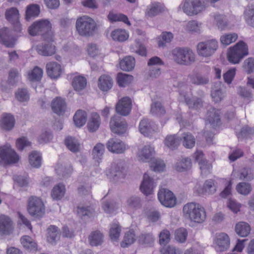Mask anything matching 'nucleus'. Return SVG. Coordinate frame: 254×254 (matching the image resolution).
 <instances>
[{
	"label": "nucleus",
	"mask_w": 254,
	"mask_h": 254,
	"mask_svg": "<svg viewBox=\"0 0 254 254\" xmlns=\"http://www.w3.org/2000/svg\"><path fill=\"white\" fill-rule=\"evenodd\" d=\"M214 244L217 251L223 252L226 251L230 247V238L228 235L225 233L216 234Z\"/></svg>",
	"instance_id": "nucleus-13"
},
{
	"label": "nucleus",
	"mask_w": 254,
	"mask_h": 254,
	"mask_svg": "<svg viewBox=\"0 0 254 254\" xmlns=\"http://www.w3.org/2000/svg\"><path fill=\"white\" fill-rule=\"evenodd\" d=\"M248 46L243 41H240L234 47H230L228 53V61L234 64H238L246 56L248 55Z\"/></svg>",
	"instance_id": "nucleus-6"
},
{
	"label": "nucleus",
	"mask_w": 254,
	"mask_h": 254,
	"mask_svg": "<svg viewBox=\"0 0 254 254\" xmlns=\"http://www.w3.org/2000/svg\"><path fill=\"white\" fill-rule=\"evenodd\" d=\"M218 48L216 39H212L199 42L197 45V53L199 56L209 57L213 55Z\"/></svg>",
	"instance_id": "nucleus-8"
},
{
	"label": "nucleus",
	"mask_w": 254,
	"mask_h": 254,
	"mask_svg": "<svg viewBox=\"0 0 254 254\" xmlns=\"http://www.w3.org/2000/svg\"><path fill=\"white\" fill-rule=\"evenodd\" d=\"M87 84L86 79L82 76H77L73 78L72 85L75 90L80 91L84 89Z\"/></svg>",
	"instance_id": "nucleus-40"
},
{
	"label": "nucleus",
	"mask_w": 254,
	"mask_h": 254,
	"mask_svg": "<svg viewBox=\"0 0 254 254\" xmlns=\"http://www.w3.org/2000/svg\"><path fill=\"white\" fill-rule=\"evenodd\" d=\"M51 29L52 25L49 20H41L34 22L29 27L28 32L33 36L42 35L44 41H54V34Z\"/></svg>",
	"instance_id": "nucleus-1"
},
{
	"label": "nucleus",
	"mask_w": 254,
	"mask_h": 254,
	"mask_svg": "<svg viewBox=\"0 0 254 254\" xmlns=\"http://www.w3.org/2000/svg\"><path fill=\"white\" fill-rule=\"evenodd\" d=\"M121 226L117 223L111 225L109 230V237L113 243H118L121 232Z\"/></svg>",
	"instance_id": "nucleus-29"
},
{
	"label": "nucleus",
	"mask_w": 254,
	"mask_h": 254,
	"mask_svg": "<svg viewBox=\"0 0 254 254\" xmlns=\"http://www.w3.org/2000/svg\"><path fill=\"white\" fill-rule=\"evenodd\" d=\"M110 126L112 132L118 135L123 134L127 129L126 121L119 115H115L111 118Z\"/></svg>",
	"instance_id": "nucleus-12"
},
{
	"label": "nucleus",
	"mask_w": 254,
	"mask_h": 254,
	"mask_svg": "<svg viewBox=\"0 0 254 254\" xmlns=\"http://www.w3.org/2000/svg\"><path fill=\"white\" fill-rule=\"evenodd\" d=\"M108 150L113 153H124L127 149V146L121 140L117 138H111L107 143Z\"/></svg>",
	"instance_id": "nucleus-14"
},
{
	"label": "nucleus",
	"mask_w": 254,
	"mask_h": 254,
	"mask_svg": "<svg viewBox=\"0 0 254 254\" xmlns=\"http://www.w3.org/2000/svg\"><path fill=\"white\" fill-rule=\"evenodd\" d=\"M105 151L104 144L98 143L93 148L92 155L93 159L98 163L102 160Z\"/></svg>",
	"instance_id": "nucleus-37"
},
{
	"label": "nucleus",
	"mask_w": 254,
	"mask_h": 254,
	"mask_svg": "<svg viewBox=\"0 0 254 254\" xmlns=\"http://www.w3.org/2000/svg\"><path fill=\"white\" fill-rule=\"evenodd\" d=\"M188 232L185 228H180L176 230L175 232V240L180 243H183L186 241Z\"/></svg>",
	"instance_id": "nucleus-61"
},
{
	"label": "nucleus",
	"mask_w": 254,
	"mask_h": 254,
	"mask_svg": "<svg viewBox=\"0 0 254 254\" xmlns=\"http://www.w3.org/2000/svg\"><path fill=\"white\" fill-rule=\"evenodd\" d=\"M127 206L133 209H137L141 207V200L140 197L136 196H131L127 199Z\"/></svg>",
	"instance_id": "nucleus-52"
},
{
	"label": "nucleus",
	"mask_w": 254,
	"mask_h": 254,
	"mask_svg": "<svg viewBox=\"0 0 254 254\" xmlns=\"http://www.w3.org/2000/svg\"><path fill=\"white\" fill-rule=\"evenodd\" d=\"M181 140V138L176 134L169 135L166 137L164 143L171 150H174L178 147Z\"/></svg>",
	"instance_id": "nucleus-30"
},
{
	"label": "nucleus",
	"mask_w": 254,
	"mask_h": 254,
	"mask_svg": "<svg viewBox=\"0 0 254 254\" xmlns=\"http://www.w3.org/2000/svg\"><path fill=\"white\" fill-rule=\"evenodd\" d=\"M155 185L154 180L147 173L143 175V180L140 186L141 191L146 195L152 193Z\"/></svg>",
	"instance_id": "nucleus-17"
},
{
	"label": "nucleus",
	"mask_w": 254,
	"mask_h": 254,
	"mask_svg": "<svg viewBox=\"0 0 254 254\" xmlns=\"http://www.w3.org/2000/svg\"><path fill=\"white\" fill-rule=\"evenodd\" d=\"M53 111L58 115H63L66 108V105L64 100L61 97L54 99L51 103Z\"/></svg>",
	"instance_id": "nucleus-21"
},
{
	"label": "nucleus",
	"mask_w": 254,
	"mask_h": 254,
	"mask_svg": "<svg viewBox=\"0 0 254 254\" xmlns=\"http://www.w3.org/2000/svg\"><path fill=\"white\" fill-rule=\"evenodd\" d=\"M100 125V118L96 113H92L87 124L89 130L90 132L96 131Z\"/></svg>",
	"instance_id": "nucleus-28"
},
{
	"label": "nucleus",
	"mask_w": 254,
	"mask_h": 254,
	"mask_svg": "<svg viewBox=\"0 0 254 254\" xmlns=\"http://www.w3.org/2000/svg\"><path fill=\"white\" fill-rule=\"evenodd\" d=\"M55 170L59 176L65 178L70 175L72 169L70 164L58 163Z\"/></svg>",
	"instance_id": "nucleus-33"
},
{
	"label": "nucleus",
	"mask_w": 254,
	"mask_h": 254,
	"mask_svg": "<svg viewBox=\"0 0 254 254\" xmlns=\"http://www.w3.org/2000/svg\"><path fill=\"white\" fill-rule=\"evenodd\" d=\"M19 159V156L9 144L0 147V163L5 164L15 163Z\"/></svg>",
	"instance_id": "nucleus-9"
},
{
	"label": "nucleus",
	"mask_w": 254,
	"mask_h": 254,
	"mask_svg": "<svg viewBox=\"0 0 254 254\" xmlns=\"http://www.w3.org/2000/svg\"><path fill=\"white\" fill-rule=\"evenodd\" d=\"M104 236L100 231L96 230L92 232L89 236L90 244L92 246L101 245L103 242Z\"/></svg>",
	"instance_id": "nucleus-31"
},
{
	"label": "nucleus",
	"mask_w": 254,
	"mask_h": 254,
	"mask_svg": "<svg viewBox=\"0 0 254 254\" xmlns=\"http://www.w3.org/2000/svg\"><path fill=\"white\" fill-rule=\"evenodd\" d=\"M60 230L54 225H51L47 229V240L49 243L55 245L60 240Z\"/></svg>",
	"instance_id": "nucleus-22"
},
{
	"label": "nucleus",
	"mask_w": 254,
	"mask_h": 254,
	"mask_svg": "<svg viewBox=\"0 0 254 254\" xmlns=\"http://www.w3.org/2000/svg\"><path fill=\"white\" fill-rule=\"evenodd\" d=\"M113 80L108 75H103L98 79V87L103 91H107L112 88Z\"/></svg>",
	"instance_id": "nucleus-27"
},
{
	"label": "nucleus",
	"mask_w": 254,
	"mask_h": 254,
	"mask_svg": "<svg viewBox=\"0 0 254 254\" xmlns=\"http://www.w3.org/2000/svg\"><path fill=\"white\" fill-rule=\"evenodd\" d=\"M236 190L239 193L247 195L252 191V188L250 184L242 182L237 185Z\"/></svg>",
	"instance_id": "nucleus-51"
},
{
	"label": "nucleus",
	"mask_w": 254,
	"mask_h": 254,
	"mask_svg": "<svg viewBox=\"0 0 254 254\" xmlns=\"http://www.w3.org/2000/svg\"><path fill=\"white\" fill-rule=\"evenodd\" d=\"M40 12V7L38 4L32 3L26 7L25 19L29 21L38 16Z\"/></svg>",
	"instance_id": "nucleus-25"
},
{
	"label": "nucleus",
	"mask_w": 254,
	"mask_h": 254,
	"mask_svg": "<svg viewBox=\"0 0 254 254\" xmlns=\"http://www.w3.org/2000/svg\"><path fill=\"white\" fill-rule=\"evenodd\" d=\"M102 207L105 212L112 214L119 208V205L113 201H106L103 204Z\"/></svg>",
	"instance_id": "nucleus-54"
},
{
	"label": "nucleus",
	"mask_w": 254,
	"mask_h": 254,
	"mask_svg": "<svg viewBox=\"0 0 254 254\" xmlns=\"http://www.w3.org/2000/svg\"><path fill=\"white\" fill-rule=\"evenodd\" d=\"M244 15L247 23L254 27V5L250 6L248 9L246 10Z\"/></svg>",
	"instance_id": "nucleus-57"
},
{
	"label": "nucleus",
	"mask_w": 254,
	"mask_h": 254,
	"mask_svg": "<svg viewBox=\"0 0 254 254\" xmlns=\"http://www.w3.org/2000/svg\"><path fill=\"white\" fill-rule=\"evenodd\" d=\"M220 111L214 108H210L207 112V120L212 127L219 126L220 123Z\"/></svg>",
	"instance_id": "nucleus-24"
},
{
	"label": "nucleus",
	"mask_w": 254,
	"mask_h": 254,
	"mask_svg": "<svg viewBox=\"0 0 254 254\" xmlns=\"http://www.w3.org/2000/svg\"><path fill=\"white\" fill-rule=\"evenodd\" d=\"M135 235L133 230H130L125 233L123 240L121 243V246L125 248L133 244L135 241Z\"/></svg>",
	"instance_id": "nucleus-38"
},
{
	"label": "nucleus",
	"mask_w": 254,
	"mask_h": 254,
	"mask_svg": "<svg viewBox=\"0 0 254 254\" xmlns=\"http://www.w3.org/2000/svg\"><path fill=\"white\" fill-rule=\"evenodd\" d=\"M15 124V119L13 116L9 114L3 115L1 121V127L5 130L12 129Z\"/></svg>",
	"instance_id": "nucleus-26"
},
{
	"label": "nucleus",
	"mask_w": 254,
	"mask_h": 254,
	"mask_svg": "<svg viewBox=\"0 0 254 254\" xmlns=\"http://www.w3.org/2000/svg\"><path fill=\"white\" fill-rule=\"evenodd\" d=\"M124 170L122 162H113L110 167L106 170V175L111 180L117 181L119 179L125 177Z\"/></svg>",
	"instance_id": "nucleus-10"
},
{
	"label": "nucleus",
	"mask_w": 254,
	"mask_h": 254,
	"mask_svg": "<svg viewBox=\"0 0 254 254\" xmlns=\"http://www.w3.org/2000/svg\"><path fill=\"white\" fill-rule=\"evenodd\" d=\"M64 143L67 148L72 152H77L80 150V144L74 137L67 136L64 140Z\"/></svg>",
	"instance_id": "nucleus-32"
},
{
	"label": "nucleus",
	"mask_w": 254,
	"mask_h": 254,
	"mask_svg": "<svg viewBox=\"0 0 254 254\" xmlns=\"http://www.w3.org/2000/svg\"><path fill=\"white\" fill-rule=\"evenodd\" d=\"M21 242L23 246L28 250H35L37 244L28 236H24L21 238Z\"/></svg>",
	"instance_id": "nucleus-47"
},
{
	"label": "nucleus",
	"mask_w": 254,
	"mask_h": 254,
	"mask_svg": "<svg viewBox=\"0 0 254 254\" xmlns=\"http://www.w3.org/2000/svg\"><path fill=\"white\" fill-rule=\"evenodd\" d=\"M94 209L91 206L78 207L77 213L82 218L91 217L93 215Z\"/></svg>",
	"instance_id": "nucleus-53"
},
{
	"label": "nucleus",
	"mask_w": 254,
	"mask_h": 254,
	"mask_svg": "<svg viewBox=\"0 0 254 254\" xmlns=\"http://www.w3.org/2000/svg\"><path fill=\"white\" fill-rule=\"evenodd\" d=\"M174 61L182 65H188L195 60V56L192 50L188 48H176L172 51Z\"/></svg>",
	"instance_id": "nucleus-5"
},
{
	"label": "nucleus",
	"mask_w": 254,
	"mask_h": 254,
	"mask_svg": "<svg viewBox=\"0 0 254 254\" xmlns=\"http://www.w3.org/2000/svg\"><path fill=\"white\" fill-rule=\"evenodd\" d=\"M29 162L30 165L35 168H39L42 164L41 154L37 151H32L29 155Z\"/></svg>",
	"instance_id": "nucleus-34"
},
{
	"label": "nucleus",
	"mask_w": 254,
	"mask_h": 254,
	"mask_svg": "<svg viewBox=\"0 0 254 254\" xmlns=\"http://www.w3.org/2000/svg\"><path fill=\"white\" fill-rule=\"evenodd\" d=\"M154 241V237L150 234H141L138 238V243L144 247L152 246Z\"/></svg>",
	"instance_id": "nucleus-45"
},
{
	"label": "nucleus",
	"mask_w": 254,
	"mask_h": 254,
	"mask_svg": "<svg viewBox=\"0 0 254 254\" xmlns=\"http://www.w3.org/2000/svg\"><path fill=\"white\" fill-rule=\"evenodd\" d=\"M238 38L236 33H229L221 36L220 40L222 44L227 46L235 42Z\"/></svg>",
	"instance_id": "nucleus-56"
},
{
	"label": "nucleus",
	"mask_w": 254,
	"mask_h": 254,
	"mask_svg": "<svg viewBox=\"0 0 254 254\" xmlns=\"http://www.w3.org/2000/svg\"><path fill=\"white\" fill-rule=\"evenodd\" d=\"M108 18L111 21H123L128 25H130V23L127 17L123 14L110 13L108 15Z\"/></svg>",
	"instance_id": "nucleus-55"
},
{
	"label": "nucleus",
	"mask_w": 254,
	"mask_h": 254,
	"mask_svg": "<svg viewBox=\"0 0 254 254\" xmlns=\"http://www.w3.org/2000/svg\"><path fill=\"white\" fill-rule=\"evenodd\" d=\"M16 98L20 102H26L29 99V94L26 89H19L15 93Z\"/></svg>",
	"instance_id": "nucleus-63"
},
{
	"label": "nucleus",
	"mask_w": 254,
	"mask_h": 254,
	"mask_svg": "<svg viewBox=\"0 0 254 254\" xmlns=\"http://www.w3.org/2000/svg\"><path fill=\"white\" fill-rule=\"evenodd\" d=\"M185 101L189 108L197 109L203 105V101L201 98L194 97L192 98H185Z\"/></svg>",
	"instance_id": "nucleus-48"
},
{
	"label": "nucleus",
	"mask_w": 254,
	"mask_h": 254,
	"mask_svg": "<svg viewBox=\"0 0 254 254\" xmlns=\"http://www.w3.org/2000/svg\"><path fill=\"white\" fill-rule=\"evenodd\" d=\"M5 15L6 19L10 23L16 21L19 18V11L15 7H11L7 9Z\"/></svg>",
	"instance_id": "nucleus-49"
},
{
	"label": "nucleus",
	"mask_w": 254,
	"mask_h": 254,
	"mask_svg": "<svg viewBox=\"0 0 254 254\" xmlns=\"http://www.w3.org/2000/svg\"><path fill=\"white\" fill-rule=\"evenodd\" d=\"M139 130L145 136H149L155 131V124L147 119H143L140 122Z\"/></svg>",
	"instance_id": "nucleus-18"
},
{
	"label": "nucleus",
	"mask_w": 254,
	"mask_h": 254,
	"mask_svg": "<svg viewBox=\"0 0 254 254\" xmlns=\"http://www.w3.org/2000/svg\"><path fill=\"white\" fill-rule=\"evenodd\" d=\"M132 79V76L127 74L119 73L117 75V82L119 85L121 87H125L128 85Z\"/></svg>",
	"instance_id": "nucleus-50"
},
{
	"label": "nucleus",
	"mask_w": 254,
	"mask_h": 254,
	"mask_svg": "<svg viewBox=\"0 0 254 254\" xmlns=\"http://www.w3.org/2000/svg\"><path fill=\"white\" fill-rule=\"evenodd\" d=\"M42 75V69L37 66H36L31 72L29 73L28 78L31 81H38L41 79Z\"/></svg>",
	"instance_id": "nucleus-59"
},
{
	"label": "nucleus",
	"mask_w": 254,
	"mask_h": 254,
	"mask_svg": "<svg viewBox=\"0 0 254 254\" xmlns=\"http://www.w3.org/2000/svg\"><path fill=\"white\" fill-rule=\"evenodd\" d=\"M46 70L48 75L53 79L59 78L62 72L61 65L54 62H50L47 64Z\"/></svg>",
	"instance_id": "nucleus-20"
},
{
	"label": "nucleus",
	"mask_w": 254,
	"mask_h": 254,
	"mask_svg": "<svg viewBox=\"0 0 254 254\" xmlns=\"http://www.w3.org/2000/svg\"><path fill=\"white\" fill-rule=\"evenodd\" d=\"M164 9V5L159 2H154L149 5L145 11V15L148 17L155 16L161 12Z\"/></svg>",
	"instance_id": "nucleus-23"
},
{
	"label": "nucleus",
	"mask_w": 254,
	"mask_h": 254,
	"mask_svg": "<svg viewBox=\"0 0 254 254\" xmlns=\"http://www.w3.org/2000/svg\"><path fill=\"white\" fill-rule=\"evenodd\" d=\"M27 210L29 214L35 218L42 217L45 213V207L41 198L31 196L28 200Z\"/></svg>",
	"instance_id": "nucleus-7"
},
{
	"label": "nucleus",
	"mask_w": 254,
	"mask_h": 254,
	"mask_svg": "<svg viewBox=\"0 0 254 254\" xmlns=\"http://www.w3.org/2000/svg\"><path fill=\"white\" fill-rule=\"evenodd\" d=\"M19 73L17 69L12 68L9 72L8 77V84L11 86L14 85L18 81Z\"/></svg>",
	"instance_id": "nucleus-64"
},
{
	"label": "nucleus",
	"mask_w": 254,
	"mask_h": 254,
	"mask_svg": "<svg viewBox=\"0 0 254 254\" xmlns=\"http://www.w3.org/2000/svg\"><path fill=\"white\" fill-rule=\"evenodd\" d=\"M65 191L64 186L62 184H59L53 189L51 192L52 197L54 199H61L64 197Z\"/></svg>",
	"instance_id": "nucleus-43"
},
{
	"label": "nucleus",
	"mask_w": 254,
	"mask_h": 254,
	"mask_svg": "<svg viewBox=\"0 0 254 254\" xmlns=\"http://www.w3.org/2000/svg\"><path fill=\"white\" fill-rule=\"evenodd\" d=\"M212 16L214 18L216 24L220 30H223L226 29L228 26V23L223 15L213 14L212 15Z\"/></svg>",
	"instance_id": "nucleus-60"
},
{
	"label": "nucleus",
	"mask_w": 254,
	"mask_h": 254,
	"mask_svg": "<svg viewBox=\"0 0 254 254\" xmlns=\"http://www.w3.org/2000/svg\"><path fill=\"white\" fill-rule=\"evenodd\" d=\"M191 82L198 85H204L209 82L207 75L195 74L190 76Z\"/></svg>",
	"instance_id": "nucleus-41"
},
{
	"label": "nucleus",
	"mask_w": 254,
	"mask_h": 254,
	"mask_svg": "<svg viewBox=\"0 0 254 254\" xmlns=\"http://www.w3.org/2000/svg\"><path fill=\"white\" fill-rule=\"evenodd\" d=\"M111 36L113 40L124 42L128 38V35L126 30L123 29H116L112 31Z\"/></svg>",
	"instance_id": "nucleus-44"
},
{
	"label": "nucleus",
	"mask_w": 254,
	"mask_h": 254,
	"mask_svg": "<svg viewBox=\"0 0 254 254\" xmlns=\"http://www.w3.org/2000/svg\"><path fill=\"white\" fill-rule=\"evenodd\" d=\"M235 230L238 235L245 237L250 234L251 228L249 223H236Z\"/></svg>",
	"instance_id": "nucleus-36"
},
{
	"label": "nucleus",
	"mask_w": 254,
	"mask_h": 254,
	"mask_svg": "<svg viewBox=\"0 0 254 254\" xmlns=\"http://www.w3.org/2000/svg\"><path fill=\"white\" fill-rule=\"evenodd\" d=\"M155 153L154 148L150 145H145L138 152V159L143 162H148L153 159Z\"/></svg>",
	"instance_id": "nucleus-19"
},
{
	"label": "nucleus",
	"mask_w": 254,
	"mask_h": 254,
	"mask_svg": "<svg viewBox=\"0 0 254 254\" xmlns=\"http://www.w3.org/2000/svg\"><path fill=\"white\" fill-rule=\"evenodd\" d=\"M158 198L160 203L167 207H173L176 204V198L169 190L161 189L158 193Z\"/></svg>",
	"instance_id": "nucleus-11"
},
{
	"label": "nucleus",
	"mask_w": 254,
	"mask_h": 254,
	"mask_svg": "<svg viewBox=\"0 0 254 254\" xmlns=\"http://www.w3.org/2000/svg\"><path fill=\"white\" fill-rule=\"evenodd\" d=\"M121 68L125 71H130L134 67L135 59L131 56L126 57L120 63Z\"/></svg>",
	"instance_id": "nucleus-35"
},
{
	"label": "nucleus",
	"mask_w": 254,
	"mask_h": 254,
	"mask_svg": "<svg viewBox=\"0 0 254 254\" xmlns=\"http://www.w3.org/2000/svg\"><path fill=\"white\" fill-rule=\"evenodd\" d=\"M36 46V51L39 55L43 56H51L56 52V46L52 43L54 41H45Z\"/></svg>",
	"instance_id": "nucleus-15"
},
{
	"label": "nucleus",
	"mask_w": 254,
	"mask_h": 254,
	"mask_svg": "<svg viewBox=\"0 0 254 254\" xmlns=\"http://www.w3.org/2000/svg\"><path fill=\"white\" fill-rule=\"evenodd\" d=\"M191 162L190 159L186 158L179 160L176 164V169L179 172L187 171L190 168Z\"/></svg>",
	"instance_id": "nucleus-46"
},
{
	"label": "nucleus",
	"mask_w": 254,
	"mask_h": 254,
	"mask_svg": "<svg viewBox=\"0 0 254 254\" xmlns=\"http://www.w3.org/2000/svg\"><path fill=\"white\" fill-rule=\"evenodd\" d=\"M151 160L150 167L152 170L155 172H162L164 170L165 165L163 161L157 159H153Z\"/></svg>",
	"instance_id": "nucleus-62"
},
{
	"label": "nucleus",
	"mask_w": 254,
	"mask_h": 254,
	"mask_svg": "<svg viewBox=\"0 0 254 254\" xmlns=\"http://www.w3.org/2000/svg\"><path fill=\"white\" fill-rule=\"evenodd\" d=\"M131 101L128 97L122 98L116 105V110L118 113L122 116H127L131 110Z\"/></svg>",
	"instance_id": "nucleus-16"
},
{
	"label": "nucleus",
	"mask_w": 254,
	"mask_h": 254,
	"mask_svg": "<svg viewBox=\"0 0 254 254\" xmlns=\"http://www.w3.org/2000/svg\"><path fill=\"white\" fill-rule=\"evenodd\" d=\"M206 7L204 0H183L179 9L188 15L193 16L203 11Z\"/></svg>",
	"instance_id": "nucleus-4"
},
{
	"label": "nucleus",
	"mask_w": 254,
	"mask_h": 254,
	"mask_svg": "<svg viewBox=\"0 0 254 254\" xmlns=\"http://www.w3.org/2000/svg\"><path fill=\"white\" fill-rule=\"evenodd\" d=\"M184 146L187 148H192L195 143V139L190 132L184 133L180 137Z\"/></svg>",
	"instance_id": "nucleus-39"
},
{
	"label": "nucleus",
	"mask_w": 254,
	"mask_h": 254,
	"mask_svg": "<svg viewBox=\"0 0 254 254\" xmlns=\"http://www.w3.org/2000/svg\"><path fill=\"white\" fill-rule=\"evenodd\" d=\"M183 211L185 217L191 222H203L205 220V210L199 203H187L184 206Z\"/></svg>",
	"instance_id": "nucleus-2"
},
{
	"label": "nucleus",
	"mask_w": 254,
	"mask_h": 254,
	"mask_svg": "<svg viewBox=\"0 0 254 254\" xmlns=\"http://www.w3.org/2000/svg\"><path fill=\"white\" fill-rule=\"evenodd\" d=\"M75 27L80 36L89 37L93 35L96 24L92 18L88 16H83L77 19Z\"/></svg>",
	"instance_id": "nucleus-3"
},
{
	"label": "nucleus",
	"mask_w": 254,
	"mask_h": 254,
	"mask_svg": "<svg viewBox=\"0 0 254 254\" xmlns=\"http://www.w3.org/2000/svg\"><path fill=\"white\" fill-rule=\"evenodd\" d=\"M87 115L85 112L78 110L73 117V121L76 126L81 127L86 123Z\"/></svg>",
	"instance_id": "nucleus-42"
},
{
	"label": "nucleus",
	"mask_w": 254,
	"mask_h": 254,
	"mask_svg": "<svg viewBox=\"0 0 254 254\" xmlns=\"http://www.w3.org/2000/svg\"><path fill=\"white\" fill-rule=\"evenodd\" d=\"M239 179L241 180L251 181L254 179V173L251 169L243 168L240 171Z\"/></svg>",
	"instance_id": "nucleus-58"
}]
</instances>
